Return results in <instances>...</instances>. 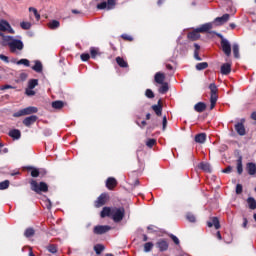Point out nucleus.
Here are the masks:
<instances>
[{
	"label": "nucleus",
	"mask_w": 256,
	"mask_h": 256,
	"mask_svg": "<svg viewBox=\"0 0 256 256\" xmlns=\"http://www.w3.org/2000/svg\"><path fill=\"white\" fill-rule=\"evenodd\" d=\"M199 168L202 169V171H206V173H211V165L208 163H200Z\"/></svg>",
	"instance_id": "bb28decb"
},
{
	"label": "nucleus",
	"mask_w": 256,
	"mask_h": 256,
	"mask_svg": "<svg viewBox=\"0 0 256 256\" xmlns=\"http://www.w3.org/2000/svg\"><path fill=\"white\" fill-rule=\"evenodd\" d=\"M251 117H252V119H253L254 121H256V112H253V113L251 114Z\"/></svg>",
	"instance_id": "774afa93"
},
{
	"label": "nucleus",
	"mask_w": 256,
	"mask_h": 256,
	"mask_svg": "<svg viewBox=\"0 0 256 256\" xmlns=\"http://www.w3.org/2000/svg\"><path fill=\"white\" fill-rule=\"evenodd\" d=\"M154 81L158 83V85L165 83V74H163V72H157L154 76Z\"/></svg>",
	"instance_id": "dca6fc26"
},
{
	"label": "nucleus",
	"mask_w": 256,
	"mask_h": 256,
	"mask_svg": "<svg viewBox=\"0 0 256 256\" xmlns=\"http://www.w3.org/2000/svg\"><path fill=\"white\" fill-rule=\"evenodd\" d=\"M145 96H146L148 99H153V98L155 97V94L153 93V90L147 89L146 92H145Z\"/></svg>",
	"instance_id": "de8ad7c7"
},
{
	"label": "nucleus",
	"mask_w": 256,
	"mask_h": 256,
	"mask_svg": "<svg viewBox=\"0 0 256 256\" xmlns=\"http://www.w3.org/2000/svg\"><path fill=\"white\" fill-rule=\"evenodd\" d=\"M0 60L4 61V63H9V57H7L3 54H0Z\"/></svg>",
	"instance_id": "13d9d810"
},
{
	"label": "nucleus",
	"mask_w": 256,
	"mask_h": 256,
	"mask_svg": "<svg viewBox=\"0 0 256 256\" xmlns=\"http://www.w3.org/2000/svg\"><path fill=\"white\" fill-rule=\"evenodd\" d=\"M209 89H210V109H215V105H217V99H219V96H217L218 93V89H217V85H215V83H211L209 85Z\"/></svg>",
	"instance_id": "20e7f679"
},
{
	"label": "nucleus",
	"mask_w": 256,
	"mask_h": 256,
	"mask_svg": "<svg viewBox=\"0 0 256 256\" xmlns=\"http://www.w3.org/2000/svg\"><path fill=\"white\" fill-rule=\"evenodd\" d=\"M162 125H163V129L167 127V116L163 117Z\"/></svg>",
	"instance_id": "0e129e2a"
},
{
	"label": "nucleus",
	"mask_w": 256,
	"mask_h": 256,
	"mask_svg": "<svg viewBox=\"0 0 256 256\" xmlns=\"http://www.w3.org/2000/svg\"><path fill=\"white\" fill-rule=\"evenodd\" d=\"M43 206L46 207V209H51V207H53L51 200L49 198H46L43 201Z\"/></svg>",
	"instance_id": "a18cd8bd"
},
{
	"label": "nucleus",
	"mask_w": 256,
	"mask_h": 256,
	"mask_svg": "<svg viewBox=\"0 0 256 256\" xmlns=\"http://www.w3.org/2000/svg\"><path fill=\"white\" fill-rule=\"evenodd\" d=\"M205 141H207V134H205V133H200V134H197V135L195 136V142H196V143H201V144H203V143H205Z\"/></svg>",
	"instance_id": "5701e85b"
},
{
	"label": "nucleus",
	"mask_w": 256,
	"mask_h": 256,
	"mask_svg": "<svg viewBox=\"0 0 256 256\" xmlns=\"http://www.w3.org/2000/svg\"><path fill=\"white\" fill-rule=\"evenodd\" d=\"M101 217H111L115 223H120L125 217V208H109L104 207L101 211Z\"/></svg>",
	"instance_id": "f03ea898"
},
{
	"label": "nucleus",
	"mask_w": 256,
	"mask_h": 256,
	"mask_svg": "<svg viewBox=\"0 0 256 256\" xmlns=\"http://www.w3.org/2000/svg\"><path fill=\"white\" fill-rule=\"evenodd\" d=\"M90 55L92 59H95L99 55V48L92 47L90 48Z\"/></svg>",
	"instance_id": "e433bc0d"
},
{
	"label": "nucleus",
	"mask_w": 256,
	"mask_h": 256,
	"mask_svg": "<svg viewBox=\"0 0 256 256\" xmlns=\"http://www.w3.org/2000/svg\"><path fill=\"white\" fill-rule=\"evenodd\" d=\"M59 25H60V23L57 20H53V21L48 23V27L50 29H59Z\"/></svg>",
	"instance_id": "72a5a7b5"
},
{
	"label": "nucleus",
	"mask_w": 256,
	"mask_h": 256,
	"mask_svg": "<svg viewBox=\"0 0 256 256\" xmlns=\"http://www.w3.org/2000/svg\"><path fill=\"white\" fill-rule=\"evenodd\" d=\"M25 237H33L35 235V230L33 228L26 229L24 233Z\"/></svg>",
	"instance_id": "37998d69"
},
{
	"label": "nucleus",
	"mask_w": 256,
	"mask_h": 256,
	"mask_svg": "<svg viewBox=\"0 0 256 256\" xmlns=\"http://www.w3.org/2000/svg\"><path fill=\"white\" fill-rule=\"evenodd\" d=\"M122 39H125V41H133V37L128 34H122Z\"/></svg>",
	"instance_id": "4d7b16f0"
},
{
	"label": "nucleus",
	"mask_w": 256,
	"mask_h": 256,
	"mask_svg": "<svg viewBox=\"0 0 256 256\" xmlns=\"http://www.w3.org/2000/svg\"><path fill=\"white\" fill-rule=\"evenodd\" d=\"M170 238L172 239V241H174L175 245H179L180 241L179 238H177V236L171 234Z\"/></svg>",
	"instance_id": "5fc2aeb1"
},
{
	"label": "nucleus",
	"mask_w": 256,
	"mask_h": 256,
	"mask_svg": "<svg viewBox=\"0 0 256 256\" xmlns=\"http://www.w3.org/2000/svg\"><path fill=\"white\" fill-rule=\"evenodd\" d=\"M199 33L201 32L199 31V28H197L195 31L188 33V39H191L192 41H197V39L201 37V34Z\"/></svg>",
	"instance_id": "aec40b11"
},
{
	"label": "nucleus",
	"mask_w": 256,
	"mask_h": 256,
	"mask_svg": "<svg viewBox=\"0 0 256 256\" xmlns=\"http://www.w3.org/2000/svg\"><path fill=\"white\" fill-rule=\"evenodd\" d=\"M25 93L28 95V97H33V95H35L33 88H26Z\"/></svg>",
	"instance_id": "09e8293b"
},
{
	"label": "nucleus",
	"mask_w": 256,
	"mask_h": 256,
	"mask_svg": "<svg viewBox=\"0 0 256 256\" xmlns=\"http://www.w3.org/2000/svg\"><path fill=\"white\" fill-rule=\"evenodd\" d=\"M5 89H13V86L7 84V85H3V86L0 87L1 91H5Z\"/></svg>",
	"instance_id": "052dcab7"
},
{
	"label": "nucleus",
	"mask_w": 256,
	"mask_h": 256,
	"mask_svg": "<svg viewBox=\"0 0 256 256\" xmlns=\"http://www.w3.org/2000/svg\"><path fill=\"white\" fill-rule=\"evenodd\" d=\"M246 171H248V175H255L256 173V164L250 162L246 165Z\"/></svg>",
	"instance_id": "4be33fe9"
},
{
	"label": "nucleus",
	"mask_w": 256,
	"mask_h": 256,
	"mask_svg": "<svg viewBox=\"0 0 256 256\" xmlns=\"http://www.w3.org/2000/svg\"><path fill=\"white\" fill-rule=\"evenodd\" d=\"M94 250H95L96 255H101V252H102V251H105V246H103V245H101V244H97V245L94 247Z\"/></svg>",
	"instance_id": "f704fd0d"
},
{
	"label": "nucleus",
	"mask_w": 256,
	"mask_h": 256,
	"mask_svg": "<svg viewBox=\"0 0 256 256\" xmlns=\"http://www.w3.org/2000/svg\"><path fill=\"white\" fill-rule=\"evenodd\" d=\"M155 143H157V141L155 139H149L147 142H146V145L147 147H153V145H155Z\"/></svg>",
	"instance_id": "603ef678"
},
{
	"label": "nucleus",
	"mask_w": 256,
	"mask_h": 256,
	"mask_svg": "<svg viewBox=\"0 0 256 256\" xmlns=\"http://www.w3.org/2000/svg\"><path fill=\"white\" fill-rule=\"evenodd\" d=\"M232 49H233L234 57L236 59H239V44H234Z\"/></svg>",
	"instance_id": "a19ab883"
},
{
	"label": "nucleus",
	"mask_w": 256,
	"mask_h": 256,
	"mask_svg": "<svg viewBox=\"0 0 256 256\" xmlns=\"http://www.w3.org/2000/svg\"><path fill=\"white\" fill-rule=\"evenodd\" d=\"M5 189H9V180L0 182V191H3Z\"/></svg>",
	"instance_id": "79ce46f5"
},
{
	"label": "nucleus",
	"mask_w": 256,
	"mask_h": 256,
	"mask_svg": "<svg viewBox=\"0 0 256 256\" xmlns=\"http://www.w3.org/2000/svg\"><path fill=\"white\" fill-rule=\"evenodd\" d=\"M137 125H138L139 127H141V129H143V127H145V125H147V122H146L145 120H143L140 124L137 123Z\"/></svg>",
	"instance_id": "69168bd1"
},
{
	"label": "nucleus",
	"mask_w": 256,
	"mask_h": 256,
	"mask_svg": "<svg viewBox=\"0 0 256 256\" xmlns=\"http://www.w3.org/2000/svg\"><path fill=\"white\" fill-rule=\"evenodd\" d=\"M34 63H35V65L32 66L33 71H35L36 73H42L43 72V63H41V61H39V60H35Z\"/></svg>",
	"instance_id": "412c9836"
},
{
	"label": "nucleus",
	"mask_w": 256,
	"mask_h": 256,
	"mask_svg": "<svg viewBox=\"0 0 256 256\" xmlns=\"http://www.w3.org/2000/svg\"><path fill=\"white\" fill-rule=\"evenodd\" d=\"M243 193V185L237 184L236 185V194L241 195Z\"/></svg>",
	"instance_id": "3c124183"
},
{
	"label": "nucleus",
	"mask_w": 256,
	"mask_h": 256,
	"mask_svg": "<svg viewBox=\"0 0 256 256\" xmlns=\"http://www.w3.org/2000/svg\"><path fill=\"white\" fill-rule=\"evenodd\" d=\"M212 219V221H208L207 222V226L208 227H215V229H221V224H220V222H219V218H217V217H212L211 218Z\"/></svg>",
	"instance_id": "2eb2a0df"
},
{
	"label": "nucleus",
	"mask_w": 256,
	"mask_h": 256,
	"mask_svg": "<svg viewBox=\"0 0 256 256\" xmlns=\"http://www.w3.org/2000/svg\"><path fill=\"white\" fill-rule=\"evenodd\" d=\"M38 175H39V169H37V168L32 169L31 176L37 177Z\"/></svg>",
	"instance_id": "6e6d98bb"
},
{
	"label": "nucleus",
	"mask_w": 256,
	"mask_h": 256,
	"mask_svg": "<svg viewBox=\"0 0 256 256\" xmlns=\"http://www.w3.org/2000/svg\"><path fill=\"white\" fill-rule=\"evenodd\" d=\"M107 203V194H101L95 201V207H103Z\"/></svg>",
	"instance_id": "4468645a"
},
{
	"label": "nucleus",
	"mask_w": 256,
	"mask_h": 256,
	"mask_svg": "<svg viewBox=\"0 0 256 256\" xmlns=\"http://www.w3.org/2000/svg\"><path fill=\"white\" fill-rule=\"evenodd\" d=\"M29 11L32 13H34V17L36 18L37 21H39V19H41V15L39 14V12H37V10L33 7L29 8Z\"/></svg>",
	"instance_id": "49530a36"
},
{
	"label": "nucleus",
	"mask_w": 256,
	"mask_h": 256,
	"mask_svg": "<svg viewBox=\"0 0 256 256\" xmlns=\"http://www.w3.org/2000/svg\"><path fill=\"white\" fill-rule=\"evenodd\" d=\"M211 29H213V23L209 22V23H205L202 26H200L198 28V31L200 33H207V31H211Z\"/></svg>",
	"instance_id": "a211bd4d"
},
{
	"label": "nucleus",
	"mask_w": 256,
	"mask_h": 256,
	"mask_svg": "<svg viewBox=\"0 0 256 256\" xmlns=\"http://www.w3.org/2000/svg\"><path fill=\"white\" fill-rule=\"evenodd\" d=\"M156 246L158 247L159 251H167V249H169V243L165 239L158 240Z\"/></svg>",
	"instance_id": "ddd939ff"
},
{
	"label": "nucleus",
	"mask_w": 256,
	"mask_h": 256,
	"mask_svg": "<svg viewBox=\"0 0 256 256\" xmlns=\"http://www.w3.org/2000/svg\"><path fill=\"white\" fill-rule=\"evenodd\" d=\"M216 237H217V239H219V241H221V239H223V237L221 236V232L220 231H218L216 233Z\"/></svg>",
	"instance_id": "338daca9"
},
{
	"label": "nucleus",
	"mask_w": 256,
	"mask_h": 256,
	"mask_svg": "<svg viewBox=\"0 0 256 256\" xmlns=\"http://www.w3.org/2000/svg\"><path fill=\"white\" fill-rule=\"evenodd\" d=\"M47 249L49 251V253H57V246L55 244H50L47 246Z\"/></svg>",
	"instance_id": "c03bdc74"
},
{
	"label": "nucleus",
	"mask_w": 256,
	"mask_h": 256,
	"mask_svg": "<svg viewBox=\"0 0 256 256\" xmlns=\"http://www.w3.org/2000/svg\"><path fill=\"white\" fill-rule=\"evenodd\" d=\"M37 85H39V80H37V79H31L28 81L29 89H35V87H37Z\"/></svg>",
	"instance_id": "c756f323"
},
{
	"label": "nucleus",
	"mask_w": 256,
	"mask_h": 256,
	"mask_svg": "<svg viewBox=\"0 0 256 256\" xmlns=\"http://www.w3.org/2000/svg\"><path fill=\"white\" fill-rule=\"evenodd\" d=\"M245 119H242L241 122H238L235 124V131L240 135L241 137L245 136L247 134V131L245 130Z\"/></svg>",
	"instance_id": "9d476101"
},
{
	"label": "nucleus",
	"mask_w": 256,
	"mask_h": 256,
	"mask_svg": "<svg viewBox=\"0 0 256 256\" xmlns=\"http://www.w3.org/2000/svg\"><path fill=\"white\" fill-rule=\"evenodd\" d=\"M221 47L222 51L225 54L226 57H231V43L229 40L222 38L221 39Z\"/></svg>",
	"instance_id": "423d86ee"
},
{
	"label": "nucleus",
	"mask_w": 256,
	"mask_h": 256,
	"mask_svg": "<svg viewBox=\"0 0 256 256\" xmlns=\"http://www.w3.org/2000/svg\"><path fill=\"white\" fill-rule=\"evenodd\" d=\"M21 29H24V31H28V29H31V22H21L20 23Z\"/></svg>",
	"instance_id": "4c0bfd02"
},
{
	"label": "nucleus",
	"mask_w": 256,
	"mask_h": 256,
	"mask_svg": "<svg viewBox=\"0 0 256 256\" xmlns=\"http://www.w3.org/2000/svg\"><path fill=\"white\" fill-rule=\"evenodd\" d=\"M37 116L35 115H31L29 117H26L23 120V125H25V127H31V125H34L37 122Z\"/></svg>",
	"instance_id": "f8f14e48"
},
{
	"label": "nucleus",
	"mask_w": 256,
	"mask_h": 256,
	"mask_svg": "<svg viewBox=\"0 0 256 256\" xmlns=\"http://www.w3.org/2000/svg\"><path fill=\"white\" fill-rule=\"evenodd\" d=\"M194 58L196 59V61H202V58L199 56V52L194 51Z\"/></svg>",
	"instance_id": "680f3d73"
},
{
	"label": "nucleus",
	"mask_w": 256,
	"mask_h": 256,
	"mask_svg": "<svg viewBox=\"0 0 256 256\" xmlns=\"http://www.w3.org/2000/svg\"><path fill=\"white\" fill-rule=\"evenodd\" d=\"M2 45L4 47H9L10 53H15L16 55H19L25 47L23 41L16 39L13 36H3Z\"/></svg>",
	"instance_id": "f257e3e1"
},
{
	"label": "nucleus",
	"mask_w": 256,
	"mask_h": 256,
	"mask_svg": "<svg viewBox=\"0 0 256 256\" xmlns=\"http://www.w3.org/2000/svg\"><path fill=\"white\" fill-rule=\"evenodd\" d=\"M63 101H54L52 102L53 109H63Z\"/></svg>",
	"instance_id": "c9c22d12"
},
{
	"label": "nucleus",
	"mask_w": 256,
	"mask_h": 256,
	"mask_svg": "<svg viewBox=\"0 0 256 256\" xmlns=\"http://www.w3.org/2000/svg\"><path fill=\"white\" fill-rule=\"evenodd\" d=\"M230 17L231 16L229 14H224L222 17L215 18L214 23L217 26L225 25V23L229 21Z\"/></svg>",
	"instance_id": "9b49d317"
},
{
	"label": "nucleus",
	"mask_w": 256,
	"mask_h": 256,
	"mask_svg": "<svg viewBox=\"0 0 256 256\" xmlns=\"http://www.w3.org/2000/svg\"><path fill=\"white\" fill-rule=\"evenodd\" d=\"M233 171V167L228 166L224 170H222V173H231Z\"/></svg>",
	"instance_id": "bf43d9fd"
},
{
	"label": "nucleus",
	"mask_w": 256,
	"mask_h": 256,
	"mask_svg": "<svg viewBox=\"0 0 256 256\" xmlns=\"http://www.w3.org/2000/svg\"><path fill=\"white\" fill-rule=\"evenodd\" d=\"M51 129H49V128H46V129H44V135L46 136V137H49V135H51Z\"/></svg>",
	"instance_id": "e2e57ef3"
},
{
	"label": "nucleus",
	"mask_w": 256,
	"mask_h": 256,
	"mask_svg": "<svg viewBox=\"0 0 256 256\" xmlns=\"http://www.w3.org/2000/svg\"><path fill=\"white\" fill-rule=\"evenodd\" d=\"M81 59L83 61H89V59H91V55H89L87 53L81 54Z\"/></svg>",
	"instance_id": "864d4df0"
},
{
	"label": "nucleus",
	"mask_w": 256,
	"mask_h": 256,
	"mask_svg": "<svg viewBox=\"0 0 256 256\" xmlns=\"http://www.w3.org/2000/svg\"><path fill=\"white\" fill-rule=\"evenodd\" d=\"M247 203H248V205H249V209H256V200H255V198H253V197H249L248 199H247Z\"/></svg>",
	"instance_id": "cd10ccee"
},
{
	"label": "nucleus",
	"mask_w": 256,
	"mask_h": 256,
	"mask_svg": "<svg viewBox=\"0 0 256 256\" xmlns=\"http://www.w3.org/2000/svg\"><path fill=\"white\" fill-rule=\"evenodd\" d=\"M206 108H207V106L203 102H198L194 106V110L197 111V113H203V111H205Z\"/></svg>",
	"instance_id": "b1692460"
},
{
	"label": "nucleus",
	"mask_w": 256,
	"mask_h": 256,
	"mask_svg": "<svg viewBox=\"0 0 256 256\" xmlns=\"http://www.w3.org/2000/svg\"><path fill=\"white\" fill-rule=\"evenodd\" d=\"M209 67V64L207 62H200L196 64L197 71H203L204 69H207Z\"/></svg>",
	"instance_id": "7c9ffc66"
},
{
	"label": "nucleus",
	"mask_w": 256,
	"mask_h": 256,
	"mask_svg": "<svg viewBox=\"0 0 256 256\" xmlns=\"http://www.w3.org/2000/svg\"><path fill=\"white\" fill-rule=\"evenodd\" d=\"M153 249V243L147 242L144 244V252L149 253Z\"/></svg>",
	"instance_id": "58836bf2"
},
{
	"label": "nucleus",
	"mask_w": 256,
	"mask_h": 256,
	"mask_svg": "<svg viewBox=\"0 0 256 256\" xmlns=\"http://www.w3.org/2000/svg\"><path fill=\"white\" fill-rule=\"evenodd\" d=\"M0 31H7L8 33H11V35H15V30L7 20H0Z\"/></svg>",
	"instance_id": "6e6552de"
},
{
	"label": "nucleus",
	"mask_w": 256,
	"mask_h": 256,
	"mask_svg": "<svg viewBox=\"0 0 256 256\" xmlns=\"http://www.w3.org/2000/svg\"><path fill=\"white\" fill-rule=\"evenodd\" d=\"M167 91H169V84H167V82H164L161 84V87L159 88V93H161L162 95H165Z\"/></svg>",
	"instance_id": "a878e982"
},
{
	"label": "nucleus",
	"mask_w": 256,
	"mask_h": 256,
	"mask_svg": "<svg viewBox=\"0 0 256 256\" xmlns=\"http://www.w3.org/2000/svg\"><path fill=\"white\" fill-rule=\"evenodd\" d=\"M220 71L222 75H229L231 73V63L222 64Z\"/></svg>",
	"instance_id": "6ab92c4d"
},
{
	"label": "nucleus",
	"mask_w": 256,
	"mask_h": 256,
	"mask_svg": "<svg viewBox=\"0 0 256 256\" xmlns=\"http://www.w3.org/2000/svg\"><path fill=\"white\" fill-rule=\"evenodd\" d=\"M108 231H111L110 226L107 225H98L94 227L93 233L95 235H104V233H107Z\"/></svg>",
	"instance_id": "1a4fd4ad"
},
{
	"label": "nucleus",
	"mask_w": 256,
	"mask_h": 256,
	"mask_svg": "<svg viewBox=\"0 0 256 256\" xmlns=\"http://www.w3.org/2000/svg\"><path fill=\"white\" fill-rule=\"evenodd\" d=\"M9 136L12 137V139H21V131L17 129L11 130Z\"/></svg>",
	"instance_id": "393cba45"
},
{
	"label": "nucleus",
	"mask_w": 256,
	"mask_h": 256,
	"mask_svg": "<svg viewBox=\"0 0 256 256\" xmlns=\"http://www.w3.org/2000/svg\"><path fill=\"white\" fill-rule=\"evenodd\" d=\"M153 111L156 113V115L161 116V113L163 112V107L161 105H154L152 106Z\"/></svg>",
	"instance_id": "2f4dec72"
},
{
	"label": "nucleus",
	"mask_w": 256,
	"mask_h": 256,
	"mask_svg": "<svg viewBox=\"0 0 256 256\" xmlns=\"http://www.w3.org/2000/svg\"><path fill=\"white\" fill-rule=\"evenodd\" d=\"M237 172L238 175H241L243 173V161L241 158L237 160Z\"/></svg>",
	"instance_id": "473e14b6"
},
{
	"label": "nucleus",
	"mask_w": 256,
	"mask_h": 256,
	"mask_svg": "<svg viewBox=\"0 0 256 256\" xmlns=\"http://www.w3.org/2000/svg\"><path fill=\"white\" fill-rule=\"evenodd\" d=\"M37 111H39V109H37V107L29 106V107L19 110L18 112H15L13 114V117H23L25 115H33V113H37Z\"/></svg>",
	"instance_id": "39448f33"
},
{
	"label": "nucleus",
	"mask_w": 256,
	"mask_h": 256,
	"mask_svg": "<svg viewBox=\"0 0 256 256\" xmlns=\"http://www.w3.org/2000/svg\"><path fill=\"white\" fill-rule=\"evenodd\" d=\"M115 0H107V2H102L97 4V9L103 10L107 9V11H111V9H115Z\"/></svg>",
	"instance_id": "0eeeda50"
},
{
	"label": "nucleus",
	"mask_w": 256,
	"mask_h": 256,
	"mask_svg": "<svg viewBox=\"0 0 256 256\" xmlns=\"http://www.w3.org/2000/svg\"><path fill=\"white\" fill-rule=\"evenodd\" d=\"M18 65H24L25 67H29L31 65V62L27 59H20L19 61L16 62Z\"/></svg>",
	"instance_id": "ea45409f"
},
{
	"label": "nucleus",
	"mask_w": 256,
	"mask_h": 256,
	"mask_svg": "<svg viewBox=\"0 0 256 256\" xmlns=\"http://www.w3.org/2000/svg\"><path fill=\"white\" fill-rule=\"evenodd\" d=\"M106 187L107 189L113 190L115 187H117V180L113 177H110L106 181Z\"/></svg>",
	"instance_id": "f3484780"
},
{
	"label": "nucleus",
	"mask_w": 256,
	"mask_h": 256,
	"mask_svg": "<svg viewBox=\"0 0 256 256\" xmlns=\"http://www.w3.org/2000/svg\"><path fill=\"white\" fill-rule=\"evenodd\" d=\"M186 218L190 221V223H195V221H196L195 215H193L191 213H188L186 215Z\"/></svg>",
	"instance_id": "8fccbe9b"
},
{
	"label": "nucleus",
	"mask_w": 256,
	"mask_h": 256,
	"mask_svg": "<svg viewBox=\"0 0 256 256\" xmlns=\"http://www.w3.org/2000/svg\"><path fill=\"white\" fill-rule=\"evenodd\" d=\"M31 190L35 193H47L49 191V186L45 182L37 183V181L32 180L30 182Z\"/></svg>",
	"instance_id": "7ed1b4c3"
},
{
	"label": "nucleus",
	"mask_w": 256,
	"mask_h": 256,
	"mask_svg": "<svg viewBox=\"0 0 256 256\" xmlns=\"http://www.w3.org/2000/svg\"><path fill=\"white\" fill-rule=\"evenodd\" d=\"M116 62L118 63L119 67H129V64H127V61H125L123 58L121 57H117L116 58Z\"/></svg>",
	"instance_id": "c85d7f7f"
}]
</instances>
